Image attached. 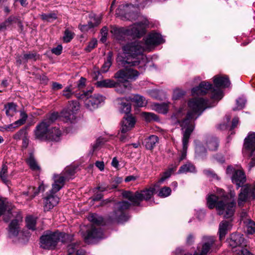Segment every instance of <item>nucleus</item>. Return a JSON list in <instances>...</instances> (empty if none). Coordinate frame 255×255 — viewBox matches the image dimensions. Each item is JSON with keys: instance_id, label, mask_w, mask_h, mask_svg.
<instances>
[{"instance_id": "6e6552de", "label": "nucleus", "mask_w": 255, "mask_h": 255, "mask_svg": "<svg viewBox=\"0 0 255 255\" xmlns=\"http://www.w3.org/2000/svg\"><path fill=\"white\" fill-rule=\"evenodd\" d=\"M155 189L153 187L138 191L135 193L126 191L123 192V196L129 200L134 206H138L141 201L150 200L153 195Z\"/></svg>"}, {"instance_id": "09e8293b", "label": "nucleus", "mask_w": 255, "mask_h": 255, "mask_svg": "<svg viewBox=\"0 0 255 255\" xmlns=\"http://www.w3.org/2000/svg\"><path fill=\"white\" fill-rule=\"evenodd\" d=\"M246 100L243 98H240L237 100V107L233 109L234 111L240 110L244 108L246 104Z\"/></svg>"}, {"instance_id": "0e129e2a", "label": "nucleus", "mask_w": 255, "mask_h": 255, "mask_svg": "<svg viewBox=\"0 0 255 255\" xmlns=\"http://www.w3.org/2000/svg\"><path fill=\"white\" fill-rule=\"evenodd\" d=\"M94 26V25L92 22H89L88 24L81 25L79 26L80 30L84 32L88 31Z\"/></svg>"}, {"instance_id": "aec40b11", "label": "nucleus", "mask_w": 255, "mask_h": 255, "mask_svg": "<svg viewBox=\"0 0 255 255\" xmlns=\"http://www.w3.org/2000/svg\"><path fill=\"white\" fill-rule=\"evenodd\" d=\"M244 146L251 151L252 154H255V132H251L245 139Z\"/></svg>"}, {"instance_id": "3c124183", "label": "nucleus", "mask_w": 255, "mask_h": 255, "mask_svg": "<svg viewBox=\"0 0 255 255\" xmlns=\"http://www.w3.org/2000/svg\"><path fill=\"white\" fill-rule=\"evenodd\" d=\"M185 94V92L180 89H175L173 91V99L178 100L181 98Z\"/></svg>"}, {"instance_id": "dca6fc26", "label": "nucleus", "mask_w": 255, "mask_h": 255, "mask_svg": "<svg viewBox=\"0 0 255 255\" xmlns=\"http://www.w3.org/2000/svg\"><path fill=\"white\" fill-rule=\"evenodd\" d=\"M79 103L76 101L69 102L68 107L61 112V117L64 118L65 122H72V120L75 118L74 114L78 110Z\"/></svg>"}, {"instance_id": "58836bf2", "label": "nucleus", "mask_w": 255, "mask_h": 255, "mask_svg": "<svg viewBox=\"0 0 255 255\" xmlns=\"http://www.w3.org/2000/svg\"><path fill=\"white\" fill-rule=\"evenodd\" d=\"M26 226L29 229L34 230L35 229V225L36 223V218L34 217L29 216L26 217L25 219Z\"/></svg>"}, {"instance_id": "7ed1b4c3", "label": "nucleus", "mask_w": 255, "mask_h": 255, "mask_svg": "<svg viewBox=\"0 0 255 255\" xmlns=\"http://www.w3.org/2000/svg\"><path fill=\"white\" fill-rule=\"evenodd\" d=\"M145 50L142 41L135 40L128 42L122 46L123 56L119 55L117 60L124 65L127 64L130 66H135L140 63L144 65L146 61L143 54Z\"/></svg>"}, {"instance_id": "ea45409f", "label": "nucleus", "mask_w": 255, "mask_h": 255, "mask_svg": "<svg viewBox=\"0 0 255 255\" xmlns=\"http://www.w3.org/2000/svg\"><path fill=\"white\" fill-rule=\"evenodd\" d=\"M118 84L116 85V90L118 93H119L120 94H123L126 92L127 89H130L131 88V85L127 82L123 83L121 85H120L119 86H117Z\"/></svg>"}, {"instance_id": "4468645a", "label": "nucleus", "mask_w": 255, "mask_h": 255, "mask_svg": "<svg viewBox=\"0 0 255 255\" xmlns=\"http://www.w3.org/2000/svg\"><path fill=\"white\" fill-rule=\"evenodd\" d=\"M85 98L84 103L86 107L90 110L97 108L99 105L105 100V97L99 94H95L88 97V92L84 93L81 95Z\"/></svg>"}, {"instance_id": "f8f14e48", "label": "nucleus", "mask_w": 255, "mask_h": 255, "mask_svg": "<svg viewBox=\"0 0 255 255\" xmlns=\"http://www.w3.org/2000/svg\"><path fill=\"white\" fill-rule=\"evenodd\" d=\"M227 174L232 175L231 179L234 184L239 188L242 187L246 181V176L243 169H236L232 166H228L226 170Z\"/></svg>"}, {"instance_id": "72a5a7b5", "label": "nucleus", "mask_w": 255, "mask_h": 255, "mask_svg": "<svg viewBox=\"0 0 255 255\" xmlns=\"http://www.w3.org/2000/svg\"><path fill=\"white\" fill-rule=\"evenodd\" d=\"M5 114L8 117H12L16 112V105L13 103H9L4 106Z\"/></svg>"}, {"instance_id": "864d4df0", "label": "nucleus", "mask_w": 255, "mask_h": 255, "mask_svg": "<svg viewBox=\"0 0 255 255\" xmlns=\"http://www.w3.org/2000/svg\"><path fill=\"white\" fill-rule=\"evenodd\" d=\"M234 252L238 255H253L249 250L244 248L237 249Z\"/></svg>"}, {"instance_id": "0eeeda50", "label": "nucleus", "mask_w": 255, "mask_h": 255, "mask_svg": "<svg viewBox=\"0 0 255 255\" xmlns=\"http://www.w3.org/2000/svg\"><path fill=\"white\" fill-rule=\"evenodd\" d=\"M88 220L94 225L86 228V233H83V237L87 243H91L94 239H101L103 238V232L100 229L97 228L94 225H100L103 223V219L102 217L95 214H90L88 217Z\"/></svg>"}, {"instance_id": "f704fd0d", "label": "nucleus", "mask_w": 255, "mask_h": 255, "mask_svg": "<svg viewBox=\"0 0 255 255\" xmlns=\"http://www.w3.org/2000/svg\"><path fill=\"white\" fill-rule=\"evenodd\" d=\"M195 171V166L191 163H187L181 166L178 170L179 173H186L187 172H194Z\"/></svg>"}, {"instance_id": "e433bc0d", "label": "nucleus", "mask_w": 255, "mask_h": 255, "mask_svg": "<svg viewBox=\"0 0 255 255\" xmlns=\"http://www.w3.org/2000/svg\"><path fill=\"white\" fill-rule=\"evenodd\" d=\"M247 228V233L248 234H253L255 233V223L251 219H248L247 221H244Z\"/></svg>"}, {"instance_id": "4be33fe9", "label": "nucleus", "mask_w": 255, "mask_h": 255, "mask_svg": "<svg viewBox=\"0 0 255 255\" xmlns=\"http://www.w3.org/2000/svg\"><path fill=\"white\" fill-rule=\"evenodd\" d=\"M213 82L216 87L215 89H220V87H228L230 85L229 78L227 76H216L214 77Z\"/></svg>"}, {"instance_id": "9d476101", "label": "nucleus", "mask_w": 255, "mask_h": 255, "mask_svg": "<svg viewBox=\"0 0 255 255\" xmlns=\"http://www.w3.org/2000/svg\"><path fill=\"white\" fill-rule=\"evenodd\" d=\"M211 92V98L214 101H219L223 97V93L220 89H215L213 88L212 84L206 81L200 83L199 86L193 88L192 90L193 96L203 95Z\"/></svg>"}, {"instance_id": "7c9ffc66", "label": "nucleus", "mask_w": 255, "mask_h": 255, "mask_svg": "<svg viewBox=\"0 0 255 255\" xmlns=\"http://www.w3.org/2000/svg\"><path fill=\"white\" fill-rule=\"evenodd\" d=\"M26 162L31 170L34 171L40 170V166L38 165L33 154H30Z\"/></svg>"}, {"instance_id": "f3484780", "label": "nucleus", "mask_w": 255, "mask_h": 255, "mask_svg": "<svg viewBox=\"0 0 255 255\" xmlns=\"http://www.w3.org/2000/svg\"><path fill=\"white\" fill-rule=\"evenodd\" d=\"M163 42V39L158 33H151L146 38L144 43V46L145 49H149L150 47L158 45Z\"/></svg>"}, {"instance_id": "4c0bfd02", "label": "nucleus", "mask_w": 255, "mask_h": 255, "mask_svg": "<svg viewBox=\"0 0 255 255\" xmlns=\"http://www.w3.org/2000/svg\"><path fill=\"white\" fill-rule=\"evenodd\" d=\"M40 17L42 20L50 22H52L57 18L56 14L54 12L42 13Z\"/></svg>"}, {"instance_id": "4d7b16f0", "label": "nucleus", "mask_w": 255, "mask_h": 255, "mask_svg": "<svg viewBox=\"0 0 255 255\" xmlns=\"http://www.w3.org/2000/svg\"><path fill=\"white\" fill-rule=\"evenodd\" d=\"M116 187H117L116 186H114L112 187V188H116ZM111 189H112V188H110L109 185H108L105 183L101 184L96 188V189L99 190L101 192L108 191Z\"/></svg>"}, {"instance_id": "c9c22d12", "label": "nucleus", "mask_w": 255, "mask_h": 255, "mask_svg": "<svg viewBox=\"0 0 255 255\" xmlns=\"http://www.w3.org/2000/svg\"><path fill=\"white\" fill-rule=\"evenodd\" d=\"M206 145L209 150H215L218 146L217 139L214 137L209 138L206 141Z\"/></svg>"}, {"instance_id": "9b49d317", "label": "nucleus", "mask_w": 255, "mask_h": 255, "mask_svg": "<svg viewBox=\"0 0 255 255\" xmlns=\"http://www.w3.org/2000/svg\"><path fill=\"white\" fill-rule=\"evenodd\" d=\"M130 204L127 201H122L117 203L115 207V210L112 214L110 218L113 220L118 222H122L128 220L125 211L128 209Z\"/></svg>"}, {"instance_id": "bb28decb", "label": "nucleus", "mask_w": 255, "mask_h": 255, "mask_svg": "<svg viewBox=\"0 0 255 255\" xmlns=\"http://www.w3.org/2000/svg\"><path fill=\"white\" fill-rule=\"evenodd\" d=\"M46 187L42 182L39 185L37 189L32 186L29 187L27 191L25 194L29 196L32 198L34 197L39 192L44 191Z\"/></svg>"}, {"instance_id": "ddd939ff", "label": "nucleus", "mask_w": 255, "mask_h": 255, "mask_svg": "<svg viewBox=\"0 0 255 255\" xmlns=\"http://www.w3.org/2000/svg\"><path fill=\"white\" fill-rule=\"evenodd\" d=\"M255 198V184H246L241 189L239 195L238 205L241 206L248 200Z\"/></svg>"}, {"instance_id": "de8ad7c7", "label": "nucleus", "mask_w": 255, "mask_h": 255, "mask_svg": "<svg viewBox=\"0 0 255 255\" xmlns=\"http://www.w3.org/2000/svg\"><path fill=\"white\" fill-rule=\"evenodd\" d=\"M107 140L103 137H99L98 138L95 143H94L93 145V150L95 151L98 149L102 145L104 144Z\"/></svg>"}, {"instance_id": "473e14b6", "label": "nucleus", "mask_w": 255, "mask_h": 255, "mask_svg": "<svg viewBox=\"0 0 255 255\" xmlns=\"http://www.w3.org/2000/svg\"><path fill=\"white\" fill-rule=\"evenodd\" d=\"M158 138L156 135H152L145 139V146L148 149H152L158 142Z\"/></svg>"}, {"instance_id": "338daca9", "label": "nucleus", "mask_w": 255, "mask_h": 255, "mask_svg": "<svg viewBox=\"0 0 255 255\" xmlns=\"http://www.w3.org/2000/svg\"><path fill=\"white\" fill-rule=\"evenodd\" d=\"M62 50V46L61 45H59L56 47L53 48L52 52L53 53L59 55L61 53Z\"/></svg>"}, {"instance_id": "49530a36", "label": "nucleus", "mask_w": 255, "mask_h": 255, "mask_svg": "<svg viewBox=\"0 0 255 255\" xmlns=\"http://www.w3.org/2000/svg\"><path fill=\"white\" fill-rule=\"evenodd\" d=\"M143 116L145 118V120L147 122H150L151 121H157L158 118L156 115L152 113H143Z\"/></svg>"}, {"instance_id": "a18cd8bd", "label": "nucleus", "mask_w": 255, "mask_h": 255, "mask_svg": "<svg viewBox=\"0 0 255 255\" xmlns=\"http://www.w3.org/2000/svg\"><path fill=\"white\" fill-rule=\"evenodd\" d=\"M7 167L5 165H3L1 168V170L0 172V176L2 180L4 182L6 183L8 180L7 179Z\"/></svg>"}, {"instance_id": "052dcab7", "label": "nucleus", "mask_w": 255, "mask_h": 255, "mask_svg": "<svg viewBox=\"0 0 255 255\" xmlns=\"http://www.w3.org/2000/svg\"><path fill=\"white\" fill-rule=\"evenodd\" d=\"M58 114L57 113H53L51 114L48 118L44 119L43 121H48L49 125L54 122L58 118Z\"/></svg>"}, {"instance_id": "2f4dec72", "label": "nucleus", "mask_w": 255, "mask_h": 255, "mask_svg": "<svg viewBox=\"0 0 255 255\" xmlns=\"http://www.w3.org/2000/svg\"><path fill=\"white\" fill-rule=\"evenodd\" d=\"M168 108V104L166 103L161 104L155 103L153 105V109L156 112L162 114L167 113Z\"/></svg>"}, {"instance_id": "393cba45", "label": "nucleus", "mask_w": 255, "mask_h": 255, "mask_svg": "<svg viewBox=\"0 0 255 255\" xmlns=\"http://www.w3.org/2000/svg\"><path fill=\"white\" fill-rule=\"evenodd\" d=\"M128 98L130 101L134 103L135 106L138 107L145 106L147 104L145 99L139 95H134Z\"/></svg>"}, {"instance_id": "e2e57ef3", "label": "nucleus", "mask_w": 255, "mask_h": 255, "mask_svg": "<svg viewBox=\"0 0 255 255\" xmlns=\"http://www.w3.org/2000/svg\"><path fill=\"white\" fill-rule=\"evenodd\" d=\"M20 115L21 118L17 121L19 122L20 125L22 126L25 123L27 118V115L24 111H20Z\"/></svg>"}, {"instance_id": "69168bd1", "label": "nucleus", "mask_w": 255, "mask_h": 255, "mask_svg": "<svg viewBox=\"0 0 255 255\" xmlns=\"http://www.w3.org/2000/svg\"><path fill=\"white\" fill-rule=\"evenodd\" d=\"M76 250V245L75 244L69 245L67 247L68 255L73 254Z\"/></svg>"}, {"instance_id": "680f3d73", "label": "nucleus", "mask_w": 255, "mask_h": 255, "mask_svg": "<svg viewBox=\"0 0 255 255\" xmlns=\"http://www.w3.org/2000/svg\"><path fill=\"white\" fill-rule=\"evenodd\" d=\"M19 122H18L17 121L15 122L7 125V128H8V131H13L15 129L17 128L18 127L21 126V125H20L19 123Z\"/></svg>"}, {"instance_id": "774afa93", "label": "nucleus", "mask_w": 255, "mask_h": 255, "mask_svg": "<svg viewBox=\"0 0 255 255\" xmlns=\"http://www.w3.org/2000/svg\"><path fill=\"white\" fill-rule=\"evenodd\" d=\"M86 79L83 77H81L80 79L79 80L78 83V87L79 89L83 88L85 86V82H86Z\"/></svg>"}, {"instance_id": "412c9836", "label": "nucleus", "mask_w": 255, "mask_h": 255, "mask_svg": "<svg viewBox=\"0 0 255 255\" xmlns=\"http://www.w3.org/2000/svg\"><path fill=\"white\" fill-rule=\"evenodd\" d=\"M54 182L52 184V188L51 191L53 193H55L59 191L63 186L65 178L63 175H56L54 176Z\"/></svg>"}, {"instance_id": "79ce46f5", "label": "nucleus", "mask_w": 255, "mask_h": 255, "mask_svg": "<svg viewBox=\"0 0 255 255\" xmlns=\"http://www.w3.org/2000/svg\"><path fill=\"white\" fill-rule=\"evenodd\" d=\"M75 168L73 167H67L64 170V177L65 178V180L71 178V177L74 174L75 172Z\"/></svg>"}, {"instance_id": "a19ab883", "label": "nucleus", "mask_w": 255, "mask_h": 255, "mask_svg": "<svg viewBox=\"0 0 255 255\" xmlns=\"http://www.w3.org/2000/svg\"><path fill=\"white\" fill-rule=\"evenodd\" d=\"M171 192V189L170 187L164 186L159 190L158 196L162 198L167 197L170 195Z\"/></svg>"}, {"instance_id": "37998d69", "label": "nucleus", "mask_w": 255, "mask_h": 255, "mask_svg": "<svg viewBox=\"0 0 255 255\" xmlns=\"http://www.w3.org/2000/svg\"><path fill=\"white\" fill-rule=\"evenodd\" d=\"M73 90V89L71 85H69L66 87L63 91V96L66 97L67 99L71 98L74 93Z\"/></svg>"}, {"instance_id": "5fc2aeb1", "label": "nucleus", "mask_w": 255, "mask_h": 255, "mask_svg": "<svg viewBox=\"0 0 255 255\" xmlns=\"http://www.w3.org/2000/svg\"><path fill=\"white\" fill-rule=\"evenodd\" d=\"M37 58L38 56L35 53H28L25 54L23 56V59L25 60V62H27L28 60H33L35 61Z\"/></svg>"}, {"instance_id": "b1692460", "label": "nucleus", "mask_w": 255, "mask_h": 255, "mask_svg": "<svg viewBox=\"0 0 255 255\" xmlns=\"http://www.w3.org/2000/svg\"><path fill=\"white\" fill-rule=\"evenodd\" d=\"M118 100L120 102L119 103V110L120 112L126 114L129 113L131 110V105L129 103L130 101L128 98H122L118 99Z\"/></svg>"}, {"instance_id": "20e7f679", "label": "nucleus", "mask_w": 255, "mask_h": 255, "mask_svg": "<svg viewBox=\"0 0 255 255\" xmlns=\"http://www.w3.org/2000/svg\"><path fill=\"white\" fill-rule=\"evenodd\" d=\"M7 211L4 215L3 220L7 222L12 217L13 219L8 226V232L10 238L16 237L20 231V225L22 222V217L20 213L13 212L10 210L9 203L5 198H0V216Z\"/></svg>"}, {"instance_id": "6ab92c4d", "label": "nucleus", "mask_w": 255, "mask_h": 255, "mask_svg": "<svg viewBox=\"0 0 255 255\" xmlns=\"http://www.w3.org/2000/svg\"><path fill=\"white\" fill-rule=\"evenodd\" d=\"M59 202V198L53 194L47 196L44 200V210L45 211H48L52 209L54 206L57 205Z\"/></svg>"}, {"instance_id": "603ef678", "label": "nucleus", "mask_w": 255, "mask_h": 255, "mask_svg": "<svg viewBox=\"0 0 255 255\" xmlns=\"http://www.w3.org/2000/svg\"><path fill=\"white\" fill-rule=\"evenodd\" d=\"M174 171V170L173 169H169L168 170L165 171L162 176L161 177L160 179L159 180L158 182L159 183H162L165 179L169 178L172 173Z\"/></svg>"}, {"instance_id": "6e6d98bb", "label": "nucleus", "mask_w": 255, "mask_h": 255, "mask_svg": "<svg viewBox=\"0 0 255 255\" xmlns=\"http://www.w3.org/2000/svg\"><path fill=\"white\" fill-rule=\"evenodd\" d=\"M97 45V40L96 39H92L88 44L87 47L85 48V50L87 52L91 51L94 49Z\"/></svg>"}, {"instance_id": "f03ea898", "label": "nucleus", "mask_w": 255, "mask_h": 255, "mask_svg": "<svg viewBox=\"0 0 255 255\" xmlns=\"http://www.w3.org/2000/svg\"><path fill=\"white\" fill-rule=\"evenodd\" d=\"M218 196L214 194L208 195L207 203L209 208L212 209L216 207L218 214L223 215L225 218L232 217L234 214L236 202L234 199L235 193H230V198L224 194L222 189L218 190Z\"/></svg>"}, {"instance_id": "8fccbe9b", "label": "nucleus", "mask_w": 255, "mask_h": 255, "mask_svg": "<svg viewBox=\"0 0 255 255\" xmlns=\"http://www.w3.org/2000/svg\"><path fill=\"white\" fill-rule=\"evenodd\" d=\"M205 147L201 144L196 145L195 147V153L196 156L198 157L202 156L205 153Z\"/></svg>"}, {"instance_id": "c756f323", "label": "nucleus", "mask_w": 255, "mask_h": 255, "mask_svg": "<svg viewBox=\"0 0 255 255\" xmlns=\"http://www.w3.org/2000/svg\"><path fill=\"white\" fill-rule=\"evenodd\" d=\"M113 54L112 52L108 53L107 59L101 68V71L103 73L107 72L112 64Z\"/></svg>"}, {"instance_id": "cd10ccee", "label": "nucleus", "mask_w": 255, "mask_h": 255, "mask_svg": "<svg viewBox=\"0 0 255 255\" xmlns=\"http://www.w3.org/2000/svg\"><path fill=\"white\" fill-rule=\"evenodd\" d=\"M230 223L228 221H223L220 223L219 227V234L220 240L225 237L230 228Z\"/></svg>"}, {"instance_id": "2eb2a0df", "label": "nucleus", "mask_w": 255, "mask_h": 255, "mask_svg": "<svg viewBox=\"0 0 255 255\" xmlns=\"http://www.w3.org/2000/svg\"><path fill=\"white\" fill-rule=\"evenodd\" d=\"M139 75V73L131 68L121 70L115 73L114 77L116 79L128 81L135 80Z\"/></svg>"}, {"instance_id": "5701e85b", "label": "nucleus", "mask_w": 255, "mask_h": 255, "mask_svg": "<svg viewBox=\"0 0 255 255\" xmlns=\"http://www.w3.org/2000/svg\"><path fill=\"white\" fill-rule=\"evenodd\" d=\"M244 240L243 235L237 233L233 234L231 236L229 244L232 248H236L244 244Z\"/></svg>"}, {"instance_id": "c85d7f7f", "label": "nucleus", "mask_w": 255, "mask_h": 255, "mask_svg": "<svg viewBox=\"0 0 255 255\" xmlns=\"http://www.w3.org/2000/svg\"><path fill=\"white\" fill-rule=\"evenodd\" d=\"M96 84L98 87L113 88L116 86L117 83L113 80L107 79L98 81Z\"/></svg>"}, {"instance_id": "a211bd4d", "label": "nucleus", "mask_w": 255, "mask_h": 255, "mask_svg": "<svg viewBox=\"0 0 255 255\" xmlns=\"http://www.w3.org/2000/svg\"><path fill=\"white\" fill-rule=\"evenodd\" d=\"M136 123L135 118L131 116L125 117L121 122V131L122 133H127L131 130Z\"/></svg>"}, {"instance_id": "1a4fd4ad", "label": "nucleus", "mask_w": 255, "mask_h": 255, "mask_svg": "<svg viewBox=\"0 0 255 255\" xmlns=\"http://www.w3.org/2000/svg\"><path fill=\"white\" fill-rule=\"evenodd\" d=\"M68 235L59 232L47 231L40 238V247L44 249H54L60 239Z\"/></svg>"}, {"instance_id": "f257e3e1", "label": "nucleus", "mask_w": 255, "mask_h": 255, "mask_svg": "<svg viewBox=\"0 0 255 255\" xmlns=\"http://www.w3.org/2000/svg\"><path fill=\"white\" fill-rule=\"evenodd\" d=\"M212 106H213L208 103V101L205 100L202 98H193L188 102L189 110L185 118L182 119L185 112H183L182 109L179 110L172 117V119H177L178 123L180 124L182 128H186L182 138L183 148L180 161L185 159L186 156L188 140L193 130V127L189 125L190 120L196 119L197 118V117H195L196 115L199 116L206 109Z\"/></svg>"}, {"instance_id": "423d86ee", "label": "nucleus", "mask_w": 255, "mask_h": 255, "mask_svg": "<svg viewBox=\"0 0 255 255\" xmlns=\"http://www.w3.org/2000/svg\"><path fill=\"white\" fill-rule=\"evenodd\" d=\"M149 22L146 19L133 24L130 27L126 29H116V37L121 41L125 38L126 35H130L136 37H140L145 33L146 27H149Z\"/></svg>"}, {"instance_id": "39448f33", "label": "nucleus", "mask_w": 255, "mask_h": 255, "mask_svg": "<svg viewBox=\"0 0 255 255\" xmlns=\"http://www.w3.org/2000/svg\"><path fill=\"white\" fill-rule=\"evenodd\" d=\"M49 123L42 121L37 125L34 130L35 137L40 140L58 141L61 135V130L57 127H50Z\"/></svg>"}, {"instance_id": "13d9d810", "label": "nucleus", "mask_w": 255, "mask_h": 255, "mask_svg": "<svg viewBox=\"0 0 255 255\" xmlns=\"http://www.w3.org/2000/svg\"><path fill=\"white\" fill-rule=\"evenodd\" d=\"M73 38V34L68 30L65 31L64 36L63 37L64 41L66 42H69Z\"/></svg>"}, {"instance_id": "bf43d9fd", "label": "nucleus", "mask_w": 255, "mask_h": 255, "mask_svg": "<svg viewBox=\"0 0 255 255\" xmlns=\"http://www.w3.org/2000/svg\"><path fill=\"white\" fill-rule=\"evenodd\" d=\"M108 28L106 26L103 27L101 30V34L102 35L101 41L103 43L106 41L108 35Z\"/></svg>"}, {"instance_id": "a878e982", "label": "nucleus", "mask_w": 255, "mask_h": 255, "mask_svg": "<svg viewBox=\"0 0 255 255\" xmlns=\"http://www.w3.org/2000/svg\"><path fill=\"white\" fill-rule=\"evenodd\" d=\"M204 240L205 243L199 255H206L214 243V239L213 237H205Z\"/></svg>"}, {"instance_id": "c03bdc74", "label": "nucleus", "mask_w": 255, "mask_h": 255, "mask_svg": "<svg viewBox=\"0 0 255 255\" xmlns=\"http://www.w3.org/2000/svg\"><path fill=\"white\" fill-rule=\"evenodd\" d=\"M26 128H21L13 135V138L16 140H20L22 139L24 136H26Z\"/></svg>"}]
</instances>
